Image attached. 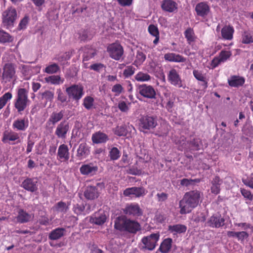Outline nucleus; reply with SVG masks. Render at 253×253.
<instances>
[{"label": "nucleus", "mask_w": 253, "mask_h": 253, "mask_svg": "<svg viewBox=\"0 0 253 253\" xmlns=\"http://www.w3.org/2000/svg\"><path fill=\"white\" fill-rule=\"evenodd\" d=\"M66 92L70 99L78 102L84 95V87L81 84H74L67 87Z\"/></svg>", "instance_id": "6"}, {"label": "nucleus", "mask_w": 253, "mask_h": 253, "mask_svg": "<svg viewBox=\"0 0 253 253\" xmlns=\"http://www.w3.org/2000/svg\"><path fill=\"white\" fill-rule=\"evenodd\" d=\"M44 80L46 83L54 85H59L64 81V79H61L58 75H51L45 78Z\"/></svg>", "instance_id": "40"}, {"label": "nucleus", "mask_w": 253, "mask_h": 253, "mask_svg": "<svg viewBox=\"0 0 253 253\" xmlns=\"http://www.w3.org/2000/svg\"><path fill=\"white\" fill-rule=\"evenodd\" d=\"M84 195L86 199L93 200L99 197V192L96 186H88L84 191Z\"/></svg>", "instance_id": "22"}, {"label": "nucleus", "mask_w": 253, "mask_h": 253, "mask_svg": "<svg viewBox=\"0 0 253 253\" xmlns=\"http://www.w3.org/2000/svg\"><path fill=\"white\" fill-rule=\"evenodd\" d=\"M70 157L68 147L67 145L63 144L60 145L58 149L57 159L61 162L67 161Z\"/></svg>", "instance_id": "21"}, {"label": "nucleus", "mask_w": 253, "mask_h": 253, "mask_svg": "<svg viewBox=\"0 0 253 253\" xmlns=\"http://www.w3.org/2000/svg\"><path fill=\"white\" fill-rule=\"evenodd\" d=\"M148 30L150 34L153 36L159 35V32L158 27L153 24H151L149 26Z\"/></svg>", "instance_id": "59"}, {"label": "nucleus", "mask_w": 253, "mask_h": 253, "mask_svg": "<svg viewBox=\"0 0 253 253\" xmlns=\"http://www.w3.org/2000/svg\"><path fill=\"white\" fill-rule=\"evenodd\" d=\"M187 227L183 224H177L168 226V231L173 235L184 233L186 231Z\"/></svg>", "instance_id": "32"}, {"label": "nucleus", "mask_w": 253, "mask_h": 253, "mask_svg": "<svg viewBox=\"0 0 253 253\" xmlns=\"http://www.w3.org/2000/svg\"><path fill=\"white\" fill-rule=\"evenodd\" d=\"M211 192L217 195L220 192V185L222 183V180L218 176H215L211 180Z\"/></svg>", "instance_id": "31"}, {"label": "nucleus", "mask_w": 253, "mask_h": 253, "mask_svg": "<svg viewBox=\"0 0 253 253\" xmlns=\"http://www.w3.org/2000/svg\"><path fill=\"white\" fill-rule=\"evenodd\" d=\"M94 99L90 96H86L83 99V105L87 110H90L94 104Z\"/></svg>", "instance_id": "46"}, {"label": "nucleus", "mask_w": 253, "mask_h": 253, "mask_svg": "<svg viewBox=\"0 0 253 253\" xmlns=\"http://www.w3.org/2000/svg\"><path fill=\"white\" fill-rule=\"evenodd\" d=\"M69 129V126L66 121H62L57 126L55 134L60 138H65Z\"/></svg>", "instance_id": "20"}, {"label": "nucleus", "mask_w": 253, "mask_h": 253, "mask_svg": "<svg viewBox=\"0 0 253 253\" xmlns=\"http://www.w3.org/2000/svg\"><path fill=\"white\" fill-rule=\"evenodd\" d=\"M134 78L138 82H143L150 81L151 77L148 74L140 71L135 75Z\"/></svg>", "instance_id": "44"}, {"label": "nucleus", "mask_w": 253, "mask_h": 253, "mask_svg": "<svg viewBox=\"0 0 253 253\" xmlns=\"http://www.w3.org/2000/svg\"><path fill=\"white\" fill-rule=\"evenodd\" d=\"M172 240L168 238L164 239L161 243L159 251L162 253H168L170 252L172 247Z\"/></svg>", "instance_id": "34"}, {"label": "nucleus", "mask_w": 253, "mask_h": 253, "mask_svg": "<svg viewBox=\"0 0 253 253\" xmlns=\"http://www.w3.org/2000/svg\"><path fill=\"white\" fill-rule=\"evenodd\" d=\"M114 228L120 231H126L133 234H136L141 229L138 222L125 216H119L115 219Z\"/></svg>", "instance_id": "2"}, {"label": "nucleus", "mask_w": 253, "mask_h": 253, "mask_svg": "<svg viewBox=\"0 0 253 253\" xmlns=\"http://www.w3.org/2000/svg\"><path fill=\"white\" fill-rule=\"evenodd\" d=\"M84 54L83 60L87 61L93 57L96 54V50L91 46L87 45L85 46L83 48Z\"/></svg>", "instance_id": "38"}, {"label": "nucleus", "mask_w": 253, "mask_h": 253, "mask_svg": "<svg viewBox=\"0 0 253 253\" xmlns=\"http://www.w3.org/2000/svg\"><path fill=\"white\" fill-rule=\"evenodd\" d=\"M164 59L166 61L171 62H184L186 58L180 54L174 53H167L164 55Z\"/></svg>", "instance_id": "30"}, {"label": "nucleus", "mask_w": 253, "mask_h": 253, "mask_svg": "<svg viewBox=\"0 0 253 253\" xmlns=\"http://www.w3.org/2000/svg\"><path fill=\"white\" fill-rule=\"evenodd\" d=\"M98 168L92 163L83 165L80 168V171L82 175L92 176L97 173Z\"/></svg>", "instance_id": "16"}, {"label": "nucleus", "mask_w": 253, "mask_h": 253, "mask_svg": "<svg viewBox=\"0 0 253 253\" xmlns=\"http://www.w3.org/2000/svg\"><path fill=\"white\" fill-rule=\"evenodd\" d=\"M253 42V34L249 32H245L242 38V42L244 43H250Z\"/></svg>", "instance_id": "56"}, {"label": "nucleus", "mask_w": 253, "mask_h": 253, "mask_svg": "<svg viewBox=\"0 0 253 253\" xmlns=\"http://www.w3.org/2000/svg\"><path fill=\"white\" fill-rule=\"evenodd\" d=\"M114 133L119 136H126L127 134V130L125 126H117L114 129Z\"/></svg>", "instance_id": "54"}, {"label": "nucleus", "mask_w": 253, "mask_h": 253, "mask_svg": "<svg viewBox=\"0 0 253 253\" xmlns=\"http://www.w3.org/2000/svg\"><path fill=\"white\" fill-rule=\"evenodd\" d=\"M135 68L131 65L128 66L123 71V76L125 78H129L134 74Z\"/></svg>", "instance_id": "55"}, {"label": "nucleus", "mask_w": 253, "mask_h": 253, "mask_svg": "<svg viewBox=\"0 0 253 253\" xmlns=\"http://www.w3.org/2000/svg\"><path fill=\"white\" fill-rule=\"evenodd\" d=\"M19 69L25 80H29L33 75L32 69L33 67L29 65H21Z\"/></svg>", "instance_id": "39"}, {"label": "nucleus", "mask_w": 253, "mask_h": 253, "mask_svg": "<svg viewBox=\"0 0 253 253\" xmlns=\"http://www.w3.org/2000/svg\"><path fill=\"white\" fill-rule=\"evenodd\" d=\"M137 89L139 93L143 97L147 99H155L156 93L154 87L146 84H140Z\"/></svg>", "instance_id": "10"}, {"label": "nucleus", "mask_w": 253, "mask_h": 253, "mask_svg": "<svg viewBox=\"0 0 253 253\" xmlns=\"http://www.w3.org/2000/svg\"><path fill=\"white\" fill-rule=\"evenodd\" d=\"M107 219V216L103 211L95 212L89 217V222L96 225H102Z\"/></svg>", "instance_id": "17"}, {"label": "nucleus", "mask_w": 253, "mask_h": 253, "mask_svg": "<svg viewBox=\"0 0 253 253\" xmlns=\"http://www.w3.org/2000/svg\"><path fill=\"white\" fill-rule=\"evenodd\" d=\"M56 94L57 95V100L59 101L63 106H64L67 102V96L64 93L60 88L57 89Z\"/></svg>", "instance_id": "51"}, {"label": "nucleus", "mask_w": 253, "mask_h": 253, "mask_svg": "<svg viewBox=\"0 0 253 253\" xmlns=\"http://www.w3.org/2000/svg\"><path fill=\"white\" fill-rule=\"evenodd\" d=\"M41 98L42 100H44L46 102H52L53 101L54 93L53 91L46 90L43 92L40 93Z\"/></svg>", "instance_id": "43"}, {"label": "nucleus", "mask_w": 253, "mask_h": 253, "mask_svg": "<svg viewBox=\"0 0 253 253\" xmlns=\"http://www.w3.org/2000/svg\"><path fill=\"white\" fill-rule=\"evenodd\" d=\"M224 222L225 219L221 214L216 213L210 217L206 224L210 227L218 228L223 226L224 225Z\"/></svg>", "instance_id": "13"}, {"label": "nucleus", "mask_w": 253, "mask_h": 253, "mask_svg": "<svg viewBox=\"0 0 253 253\" xmlns=\"http://www.w3.org/2000/svg\"><path fill=\"white\" fill-rule=\"evenodd\" d=\"M12 97V93L9 92H6L0 97V110L3 108L8 101L10 100Z\"/></svg>", "instance_id": "47"}, {"label": "nucleus", "mask_w": 253, "mask_h": 253, "mask_svg": "<svg viewBox=\"0 0 253 253\" xmlns=\"http://www.w3.org/2000/svg\"><path fill=\"white\" fill-rule=\"evenodd\" d=\"M184 35L189 44H191V43L192 42H194L196 39L194 30L191 28H188L185 31Z\"/></svg>", "instance_id": "41"}, {"label": "nucleus", "mask_w": 253, "mask_h": 253, "mask_svg": "<svg viewBox=\"0 0 253 253\" xmlns=\"http://www.w3.org/2000/svg\"><path fill=\"white\" fill-rule=\"evenodd\" d=\"M146 190L143 187H132L126 188L123 192L126 197L133 195L136 198L143 197L146 194Z\"/></svg>", "instance_id": "15"}, {"label": "nucleus", "mask_w": 253, "mask_h": 253, "mask_svg": "<svg viewBox=\"0 0 253 253\" xmlns=\"http://www.w3.org/2000/svg\"><path fill=\"white\" fill-rule=\"evenodd\" d=\"M15 75V69L12 63H6L3 68L2 78L5 82H10Z\"/></svg>", "instance_id": "12"}, {"label": "nucleus", "mask_w": 253, "mask_h": 253, "mask_svg": "<svg viewBox=\"0 0 253 253\" xmlns=\"http://www.w3.org/2000/svg\"><path fill=\"white\" fill-rule=\"evenodd\" d=\"M13 41V38L7 33L0 30V42L2 43L9 42Z\"/></svg>", "instance_id": "50"}, {"label": "nucleus", "mask_w": 253, "mask_h": 253, "mask_svg": "<svg viewBox=\"0 0 253 253\" xmlns=\"http://www.w3.org/2000/svg\"><path fill=\"white\" fill-rule=\"evenodd\" d=\"M124 88L121 84H115L112 88V91L115 93L116 96L120 95L123 91Z\"/></svg>", "instance_id": "61"}, {"label": "nucleus", "mask_w": 253, "mask_h": 253, "mask_svg": "<svg viewBox=\"0 0 253 253\" xmlns=\"http://www.w3.org/2000/svg\"><path fill=\"white\" fill-rule=\"evenodd\" d=\"M168 80L172 85L181 87L182 86V80L178 71L171 69L168 74Z\"/></svg>", "instance_id": "14"}, {"label": "nucleus", "mask_w": 253, "mask_h": 253, "mask_svg": "<svg viewBox=\"0 0 253 253\" xmlns=\"http://www.w3.org/2000/svg\"><path fill=\"white\" fill-rule=\"evenodd\" d=\"M234 32V29L231 26H225L221 31L222 38L226 40H231L233 39V35Z\"/></svg>", "instance_id": "36"}, {"label": "nucleus", "mask_w": 253, "mask_h": 253, "mask_svg": "<svg viewBox=\"0 0 253 253\" xmlns=\"http://www.w3.org/2000/svg\"><path fill=\"white\" fill-rule=\"evenodd\" d=\"M38 181L35 178H27L21 183V186L26 190L31 192L38 190Z\"/></svg>", "instance_id": "19"}, {"label": "nucleus", "mask_w": 253, "mask_h": 253, "mask_svg": "<svg viewBox=\"0 0 253 253\" xmlns=\"http://www.w3.org/2000/svg\"><path fill=\"white\" fill-rule=\"evenodd\" d=\"M89 153V148L87 144L85 142H83L79 145L76 156L81 160L86 158Z\"/></svg>", "instance_id": "26"}, {"label": "nucleus", "mask_w": 253, "mask_h": 253, "mask_svg": "<svg viewBox=\"0 0 253 253\" xmlns=\"http://www.w3.org/2000/svg\"><path fill=\"white\" fill-rule=\"evenodd\" d=\"M91 139L93 143L99 144L106 143L109 138L106 134L99 131L92 134Z\"/></svg>", "instance_id": "27"}, {"label": "nucleus", "mask_w": 253, "mask_h": 253, "mask_svg": "<svg viewBox=\"0 0 253 253\" xmlns=\"http://www.w3.org/2000/svg\"><path fill=\"white\" fill-rule=\"evenodd\" d=\"M193 75L197 80L203 83L202 86L204 89L208 87L209 80L207 78L206 74H204L201 70L195 69L193 71Z\"/></svg>", "instance_id": "28"}, {"label": "nucleus", "mask_w": 253, "mask_h": 253, "mask_svg": "<svg viewBox=\"0 0 253 253\" xmlns=\"http://www.w3.org/2000/svg\"><path fill=\"white\" fill-rule=\"evenodd\" d=\"M29 21V17L27 15H25L20 21L18 25V29L19 30L25 29L27 27Z\"/></svg>", "instance_id": "57"}, {"label": "nucleus", "mask_w": 253, "mask_h": 253, "mask_svg": "<svg viewBox=\"0 0 253 253\" xmlns=\"http://www.w3.org/2000/svg\"><path fill=\"white\" fill-rule=\"evenodd\" d=\"M60 70L59 66L56 63H53L47 66L45 68L44 72L48 74H54L57 73Z\"/></svg>", "instance_id": "53"}, {"label": "nucleus", "mask_w": 253, "mask_h": 253, "mask_svg": "<svg viewBox=\"0 0 253 253\" xmlns=\"http://www.w3.org/2000/svg\"><path fill=\"white\" fill-rule=\"evenodd\" d=\"M29 102L27 89L24 88L18 89L14 101V106L19 114H21L22 112L26 109Z\"/></svg>", "instance_id": "3"}, {"label": "nucleus", "mask_w": 253, "mask_h": 253, "mask_svg": "<svg viewBox=\"0 0 253 253\" xmlns=\"http://www.w3.org/2000/svg\"><path fill=\"white\" fill-rule=\"evenodd\" d=\"M31 215L23 209H20L16 217L17 221L20 223H26L31 219Z\"/></svg>", "instance_id": "35"}, {"label": "nucleus", "mask_w": 253, "mask_h": 253, "mask_svg": "<svg viewBox=\"0 0 253 253\" xmlns=\"http://www.w3.org/2000/svg\"><path fill=\"white\" fill-rule=\"evenodd\" d=\"M249 237V234L246 231L238 232L237 238L238 241L241 242H243L245 239Z\"/></svg>", "instance_id": "63"}, {"label": "nucleus", "mask_w": 253, "mask_h": 253, "mask_svg": "<svg viewBox=\"0 0 253 253\" xmlns=\"http://www.w3.org/2000/svg\"><path fill=\"white\" fill-rule=\"evenodd\" d=\"M201 193L198 190H191L186 192L179 201L180 213L184 214L189 213L199 205L201 198Z\"/></svg>", "instance_id": "1"}, {"label": "nucleus", "mask_w": 253, "mask_h": 253, "mask_svg": "<svg viewBox=\"0 0 253 253\" xmlns=\"http://www.w3.org/2000/svg\"><path fill=\"white\" fill-rule=\"evenodd\" d=\"M64 116V112L61 110L59 112H53L47 121L46 122L47 126H52L53 127L55 126V125L60 121L63 118Z\"/></svg>", "instance_id": "23"}, {"label": "nucleus", "mask_w": 253, "mask_h": 253, "mask_svg": "<svg viewBox=\"0 0 253 253\" xmlns=\"http://www.w3.org/2000/svg\"><path fill=\"white\" fill-rule=\"evenodd\" d=\"M232 55V53L229 50H221L219 53L218 57L222 63L225 62Z\"/></svg>", "instance_id": "52"}, {"label": "nucleus", "mask_w": 253, "mask_h": 253, "mask_svg": "<svg viewBox=\"0 0 253 253\" xmlns=\"http://www.w3.org/2000/svg\"><path fill=\"white\" fill-rule=\"evenodd\" d=\"M197 15L205 18L210 12V7L207 2L202 1L197 3L195 6Z\"/></svg>", "instance_id": "18"}, {"label": "nucleus", "mask_w": 253, "mask_h": 253, "mask_svg": "<svg viewBox=\"0 0 253 253\" xmlns=\"http://www.w3.org/2000/svg\"><path fill=\"white\" fill-rule=\"evenodd\" d=\"M85 209V207L83 205L77 204L73 207L74 212L77 215L82 214Z\"/></svg>", "instance_id": "62"}, {"label": "nucleus", "mask_w": 253, "mask_h": 253, "mask_svg": "<svg viewBox=\"0 0 253 253\" xmlns=\"http://www.w3.org/2000/svg\"><path fill=\"white\" fill-rule=\"evenodd\" d=\"M245 83V79L243 77L233 75L228 79L229 86L233 87H239L243 85Z\"/></svg>", "instance_id": "25"}, {"label": "nucleus", "mask_w": 253, "mask_h": 253, "mask_svg": "<svg viewBox=\"0 0 253 253\" xmlns=\"http://www.w3.org/2000/svg\"><path fill=\"white\" fill-rule=\"evenodd\" d=\"M124 213L130 217H137L142 215L143 210L137 203L127 204L123 209Z\"/></svg>", "instance_id": "9"}, {"label": "nucleus", "mask_w": 253, "mask_h": 253, "mask_svg": "<svg viewBox=\"0 0 253 253\" xmlns=\"http://www.w3.org/2000/svg\"><path fill=\"white\" fill-rule=\"evenodd\" d=\"M109 156L111 160L115 161L120 157L121 153L117 147H114L110 150Z\"/></svg>", "instance_id": "49"}, {"label": "nucleus", "mask_w": 253, "mask_h": 253, "mask_svg": "<svg viewBox=\"0 0 253 253\" xmlns=\"http://www.w3.org/2000/svg\"><path fill=\"white\" fill-rule=\"evenodd\" d=\"M107 51L110 57L116 60H119L124 54V49L118 43H113L109 45Z\"/></svg>", "instance_id": "8"}, {"label": "nucleus", "mask_w": 253, "mask_h": 253, "mask_svg": "<svg viewBox=\"0 0 253 253\" xmlns=\"http://www.w3.org/2000/svg\"><path fill=\"white\" fill-rule=\"evenodd\" d=\"M65 232V229L63 228H57L52 230L49 234L48 238L51 240H56L63 237Z\"/></svg>", "instance_id": "37"}, {"label": "nucleus", "mask_w": 253, "mask_h": 253, "mask_svg": "<svg viewBox=\"0 0 253 253\" xmlns=\"http://www.w3.org/2000/svg\"><path fill=\"white\" fill-rule=\"evenodd\" d=\"M241 193L243 197L249 200L252 201L253 200V195H252L251 192L244 188L241 189Z\"/></svg>", "instance_id": "58"}, {"label": "nucleus", "mask_w": 253, "mask_h": 253, "mask_svg": "<svg viewBox=\"0 0 253 253\" xmlns=\"http://www.w3.org/2000/svg\"><path fill=\"white\" fill-rule=\"evenodd\" d=\"M72 55V51H68L63 54L57 55L55 59L62 65H69L68 61L71 58Z\"/></svg>", "instance_id": "33"}, {"label": "nucleus", "mask_w": 253, "mask_h": 253, "mask_svg": "<svg viewBox=\"0 0 253 253\" xmlns=\"http://www.w3.org/2000/svg\"><path fill=\"white\" fill-rule=\"evenodd\" d=\"M90 69L99 72L103 69L105 68V66L100 63H95L91 65L89 67Z\"/></svg>", "instance_id": "60"}, {"label": "nucleus", "mask_w": 253, "mask_h": 253, "mask_svg": "<svg viewBox=\"0 0 253 253\" xmlns=\"http://www.w3.org/2000/svg\"><path fill=\"white\" fill-rule=\"evenodd\" d=\"M17 18V12L13 7H8L2 14V23L6 28L13 27Z\"/></svg>", "instance_id": "4"}, {"label": "nucleus", "mask_w": 253, "mask_h": 253, "mask_svg": "<svg viewBox=\"0 0 253 253\" xmlns=\"http://www.w3.org/2000/svg\"><path fill=\"white\" fill-rule=\"evenodd\" d=\"M53 209L57 212L65 213L67 212L68 207L65 202L60 201L56 203L53 207Z\"/></svg>", "instance_id": "45"}, {"label": "nucleus", "mask_w": 253, "mask_h": 253, "mask_svg": "<svg viewBox=\"0 0 253 253\" xmlns=\"http://www.w3.org/2000/svg\"><path fill=\"white\" fill-rule=\"evenodd\" d=\"M145 54L142 51H137L136 55V59L133 64L136 67L140 66L146 59Z\"/></svg>", "instance_id": "42"}, {"label": "nucleus", "mask_w": 253, "mask_h": 253, "mask_svg": "<svg viewBox=\"0 0 253 253\" xmlns=\"http://www.w3.org/2000/svg\"><path fill=\"white\" fill-rule=\"evenodd\" d=\"M161 7L165 11L173 12L177 9V4L172 0H164Z\"/></svg>", "instance_id": "29"}, {"label": "nucleus", "mask_w": 253, "mask_h": 253, "mask_svg": "<svg viewBox=\"0 0 253 253\" xmlns=\"http://www.w3.org/2000/svg\"><path fill=\"white\" fill-rule=\"evenodd\" d=\"M160 239L159 233H152L150 235L143 237L141 240L143 244L142 249L153 251L157 245Z\"/></svg>", "instance_id": "7"}, {"label": "nucleus", "mask_w": 253, "mask_h": 253, "mask_svg": "<svg viewBox=\"0 0 253 253\" xmlns=\"http://www.w3.org/2000/svg\"><path fill=\"white\" fill-rule=\"evenodd\" d=\"M158 125L157 117L145 115L141 117L139 120V126L141 131L153 129Z\"/></svg>", "instance_id": "5"}, {"label": "nucleus", "mask_w": 253, "mask_h": 253, "mask_svg": "<svg viewBox=\"0 0 253 253\" xmlns=\"http://www.w3.org/2000/svg\"><path fill=\"white\" fill-rule=\"evenodd\" d=\"M19 134L12 130H5L3 132L1 141L4 143L15 144L20 142Z\"/></svg>", "instance_id": "11"}, {"label": "nucleus", "mask_w": 253, "mask_h": 253, "mask_svg": "<svg viewBox=\"0 0 253 253\" xmlns=\"http://www.w3.org/2000/svg\"><path fill=\"white\" fill-rule=\"evenodd\" d=\"M169 126L168 125L164 124L161 125L159 129L155 133V135L160 136H166L169 133Z\"/></svg>", "instance_id": "48"}, {"label": "nucleus", "mask_w": 253, "mask_h": 253, "mask_svg": "<svg viewBox=\"0 0 253 253\" xmlns=\"http://www.w3.org/2000/svg\"><path fill=\"white\" fill-rule=\"evenodd\" d=\"M29 126L27 118L17 119L12 124V128L19 131H25Z\"/></svg>", "instance_id": "24"}, {"label": "nucleus", "mask_w": 253, "mask_h": 253, "mask_svg": "<svg viewBox=\"0 0 253 253\" xmlns=\"http://www.w3.org/2000/svg\"><path fill=\"white\" fill-rule=\"evenodd\" d=\"M242 182L245 185L253 189V176H251L246 179H243Z\"/></svg>", "instance_id": "64"}]
</instances>
